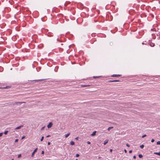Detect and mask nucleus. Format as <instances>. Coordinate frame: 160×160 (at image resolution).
I'll return each mask as SVG.
<instances>
[{"label":"nucleus","instance_id":"1","mask_svg":"<svg viewBox=\"0 0 160 160\" xmlns=\"http://www.w3.org/2000/svg\"><path fill=\"white\" fill-rule=\"evenodd\" d=\"M37 148H36L34 150V151H33V152L32 154L31 157H33V156L34 153L37 152Z\"/></svg>","mask_w":160,"mask_h":160},{"label":"nucleus","instance_id":"2","mask_svg":"<svg viewBox=\"0 0 160 160\" xmlns=\"http://www.w3.org/2000/svg\"><path fill=\"white\" fill-rule=\"evenodd\" d=\"M52 124L51 122H50L47 126L48 128H50L52 127Z\"/></svg>","mask_w":160,"mask_h":160},{"label":"nucleus","instance_id":"3","mask_svg":"<svg viewBox=\"0 0 160 160\" xmlns=\"http://www.w3.org/2000/svg\"><path fill=\"white\" fill-rule=\"evenodd\" d=\"M121 75L119 74H113L112 75V77H116L120 76Z\"/></svg>","mask_w":160,"mask_h":160},{"label":"nucleus","instance_id":"4","mask_svg":"<svg viewBox=\"0 0 160 160\" xmlns=\"http://www.w3.org/2000/svg\"><path fill=\"white\" fill-rule=\"evenodd\" d=\"M119 81H120L119 80H110V81H109V82H119Z\"/></svg>","mask_w":160,"mask_h":160},{"label":"nucleus","instance_id":"5","mask_svg":"<svg viewBox=\"0 0 160 160\" xmlns=\"http://www.w3.org/2000/svg\"><path fill=\"white\" fill-rule=\"evenodd\" d=\"M22 127H23V126L22 125H21V126H18V127H16V128H15V130L18 129H20L21 128H22Z\"/></svg>","mask_w":160,"mask_h":160},{"label":"nucleus","instance_id":"6","mask_svg":"<svg viewBox=\"0 0 160 160\" xmlns=\"http://www.w3.org/2000/svg\"><path fill=\"white\" fill-rule=\"evenodd\" d=\"M108 139L105 140L104 141V143H103L104 145H106L107 143H108Z\"/></svg>","mask_w":160,"mask_h":160},{"label":"nucleus","instance_id":"7","mask_svg":"<svg viewBox=\"0 0 160 160\" xmlns=\"http://www.w3.org/2000/svg\"><path fill=\"white\" fill-rule=\"evenodd\" d=\"M70 134V132L68 133L67 134L65 135V138H67Z\"/></svg>","mask_w":160,"mask_h":160},{"label":"nucleus","instance_id":"8","mask_svg":"<svg viewBox=\"0 0 160 160\" xmlns=\"http://www.w3.org/2000/svg\"><path fill=\"white\" fill-rule=\"evenodd\" d=\"M96 131H95L93 132V133L91 134V135L92 136H94L96 135Z\"/></svg>","mask_w":160,"mask_h":160},{"label":"nucleus","instance_id":"9","mask_svg":"<svg viewBox=\"0 0 160 160\" xmlns=\"http://www.w3.org/2000/svg\"><path fill=\"white\" fill-rule=\"evenodd\" d=\"M24 102H15V103L17 104H21L22 103H24Z\"/></svg>","mask_w":160,"mask_h":160},{"label":"nucleus","instance_id":"10","mask_svg":"<svg viewBox=\"0 0 160 160\" xmlns=\"http://www.w3.org/2000/svg\"><path fill=\"white\" fill-rule=\"evenodd\" d=\"M70 144L72 145H74V142L73 141H71L70 143Z\"/></svg>","mask_w":160,"mask_h":160},{"label":"nucleus","instance_id":"11","mask_svg":"<svg viewBox=\"0 0 160 160\" xmlns=\"http://www.w3.org/2000/svg\"><path fill=\"white\" fill-rule=\"evenodd\" d=\"M113 128V127H109L108 129V131H109L111 129H112Z\"/></svg>","mask_w":160,"mask_h":160},{"label":"nucleus","instance_id":"12","mask_svg":"<svg viewBox=\"0 0 160 160\" xmlns=\"http://www.w3.org/2000/svg\"><path fill=\"white\" fill-rule=\"evenodd\" d=\"M154 153L155 154L160 156V152H154Z\"/></svg>","mask_w":160,"mask_h":160},{"label":"nucleus","instance_id":"13","mask_svg":"<svg viewBox=\"0 0 160 160\" xmlns=\"http://www.w3.org/2000/svg\"><path fill=\"white\" fill-rule=\"evenodd\" d=\"M101 77V76H93V78H98Z\"/></svg>","mask_w":160,"mask_h":160},{"label":"nucleus","instance_id":"14","mask_svg":"<svg viewBox=\"0 0 160 160\" xmlns=\"http://www.w3.org/2000/svg\"><path fill=\"white\" fill-rule=\"evenodd\" d=\"M8 131H5L4 132V134L5 135L7 134V133L8 132Z\"/></svg>","mask_w":160,"mask_h":160},{"label":"nucleus","instance_id":"15","mask_svg":"<svg viewBox=\"0 0 160 160\" xmlns=\"http://www.w3.org/2000/svg\"><path fill=\"white\" fill-rule=\"evenodd\" d=\"M43 138H44V137H43V136L41 138V139H40V141H42L43 140Z\"/></svg>","mask_w":160,"mask_h":160},{"label":"nucleus","instance_id":"16","mask_svg":"<svg viewBox=\"0 0 160 160\" xmlns=\"http://www.w3.org/2000/svg\"><path fill=\"white\" fill-rule=\"evenodd\" d=\"M157 145H160V141H159L157 142Z\"/></svg>","mask_w":160,"mask_h":160},{"label":"nucleus","instance_id":"17","mask_svg":"<svg viewBox=\"0 0 160 160\" xmlns=\"http://www.w3.org/2000/svg\"><path fill=\"white\" fill-rule=\"evenodd\" d=\"M79 156V154H76V157H78Z\"/></svg>","mask_w":160,"mask_h":160},{"label":"nucleus","instance_id":"18","mask_svg":"<svg viewBox=\"0 0 160 160\" xmlns=\"http://www.w3.org/2000/svg\"><path fill=\"white\" fill-rule=\"evenodd\" d=\"M21 157V154H19L18 156V158H19Z\"/></svg>","mask_w":160,"mask_h":160},{"label":"nucleus","instance_id":"19","mask_svg":"<svg viewBox=\"0 0 160 160\" xmlns=\"http://www.w3.org/2000/svg\"><path fill=\"white\" fill-rule=\"evenodd\" d=\"M144 147V145H141V148H143V147Z\"/></svg>","mask_w":160,"mask_h":160},{"label":"nucleus","instance_id":"20","mask_svg":"<svg viewBox=\"0 0 160 160\" xmlns=\"http://www.w3.org/2000/svg\"><path fill=\"white\" fill-rule=\"evenodd\" d=\"M126 146L128 147H130V145L129 144H128V143L126 144Z\"/></svg>","mask_w":160,"mask_h":160},{"label":"nucleus","instance_id":"21","mask_svg":"<svg viewBox=\"0 0 160 160\" xmlns=\"http://www.w3.org/2000/svg\"><path fill=\"white\" fill-rule=\"evenodd\" d=\"M146 135L145 134V135H143L142 136V138H144V137H145L146 136Z\"/></svg>","mask_w":160,"mask_h":160},{"label":"nucleus","instance_id":"22","mask_svg":"<svg viewBox=\"0 0 160 160\" xmlns=\"http://www.w3.org/2000/svg\"><path fill=\"white\" fill-rule=\"evenodd\" d=\"M87 143L88 144H91V142L89 141H88Z\"/></svg>","mask_w":160,"mask_h":160},{"label":"nucleus","instance_id":"23","mask_svg":"<svg viewBox=\"0 0 160 160\" xmlns=\"http://www.w3.org/2000/svg\"><path fill=\"white\" fill-rule=\"evenodd\" d=\"M154 141V140L153 139H152L151 140V142H153Z\"/></svg>","mask_w":160,"mask_h":160},{"label":"nucleus","instance_id":"24","mask_svg":"<svg viewBox=\"0 0 160 160\" xmlns=\"http://www.w3.org/2000/svg\"><path fill=\"white\" fill-rule=\"evenodd\" d=\"M18 141V139H16L15 141V142H17Z\"/></svg>","mask_w":160,"mask_h":160},{"label":"nucleus","instance_id":"25","mask_svg":"<svg viewBox=\"0 0 160 160\" xmlns=\"http://www.w3.org/2000/svg\"><path fill=\"white\" fill-rule=\"evenodd\" d=\"M44 128H45V126L42 127L41 128V130H43V129H44Z\"/></svg>","mask_w":160,"mask_h":160},{"label":"nucleus","instance_id":"26","mask_svg":"<svg viewBox=\"0 0 160 160\" xmlns=\"http://www.w3.org/2000/svg\"><path fill=\"white\" fill-rule=\"evenodd\" d=\"M3 134V133H0V137H1L2 136V135Z\"/></svg>","mask_w":160,"mask_h":160},{"label":"nucleus","instance_id":"27","mask_svg":"<svg viewBox=\"0 0 160 160\" xmlns=\"http://www.w3.org/2000/svg\"><path fill=\"white\" fill-rule=\"evenodd\" d=\"M129 153H131L132 152V150H130L129 152Z\"/></svg>","mask_w":160,"mask_h":160},{"label":"nucleus","instance_id":"28","mask_svg":"<svg viewBox=\"0 0 160 160\" xmlns=\"http://www.w3.org/2000/svg\"><path fill=\"white\" fill-rule=\"evenodd\" d=\"M44 151H42L41 154H44Z\"/></svg>","mask_w":160,"mask_h":160},{"label":"nucleus","instance_id":"29","mask_svg":"<svg viewBox=\"0 0 160 160\" xmlns=\"http://www.w3.org/2000/svg\"><path fill=\"white\" fill-rule=\"evenodd\" d=\"M89 86V85H83L82 86L83 87H87V86Z\"/></svg>","mask_w":160,"mask_h":160},{"label":"nucleus","instance_id":"30","mask_svg":"<svg viewBox=\"0 0 160 160\" xmlns=\"http://www.w3.org/2000/svg\"><path fill=\"white\" fill-rule=\"evenodd\" d=\"M124 151L125 152V153H127V151L126 149H124Z\"/></svg>","mask_w":160,"mask_h":160},{"label":"nucleus","instance_id":"31","mask_svg":"<svg viewBox=\"0 0 160 160\" xmlns=\"http://www.w3.org/2000/svg\"><path fill=\"white\" fill-rule=\"evenodd\" d=\"M133 158H134V159H135L136 158V156L135 155H134L133 156Z\"/></svg>","mask_w":160,"mask_h":160},{"label":"nucleus","instance_id":"32","mask_svg":"<svg viewBox=\"0 0 160 160\" xmlns=\"http://www.w3.org/2000/svg\"><path fill=\"white\" fill-rule=\"evenodd\" d=\"M41 80H42V79H41V80H35V81H41Z\"/></svg>","mask_w":160,"mask_h":160},{"label":"nucleus","instance_id":"33","mask_svg":"<svg viewBox=\"0 0 160 160\" xmlns=\"http://www.w3.org/2000/svg\"><path fill=\"white\" fill-rule=\"evenodd\" d=\"M25 137L24 136H23L22 138H21V139H23L24 138H25Z\"/></svg>","mask_w":160,"mask_h":160},{"label":"nucleus","instance_id":"34","mask_svg":"<svg viewBox=\"0 0 160 160\" xmlns=\"http://www.w3.org/2000/svg\"><path fill=\"white\" fill-rule=\"evenodd\" d=\"M50 142H48V145H50Z\"/></svg>","mask_w":160,"mask_h":160},{"label":"nucleus","instance_id":"35","mask_svg":"<svg viewBox=\"0 0 160 160\" xmlns=\"http://www.w3.org/2000/svg\"><path fill=\"white\" fill-rule=\"evenodd\" d=\"M78 137H77V138H75V139L77 140H78Z\"/></svg>","mask_w":160,"mask_h":160},{"label":"nucleus","instance_id":"36","mask_svg":"<svg viewBox=\"0 0 160 160\" xmlns=\"http://www.w3.org/2000/svg\"><path fill=\"white\" fill-rule=\"evenodd\" d=\"M110 152H112V149H111L110 150Z\"/></svg>","mask_w":160,"mask_h":160},{"label":"nucleus","instance_id":"37","mask_svg":"<svg viewBox=\"0 0 160 160\" xmlns=\"http://www.w3.org/2000/svg\"><path fill=\"white\" fill-rule=\"evenodd\" d=\"M50 136L48 135L46 137L47 138V137H49Z\"/></svg>","mask_w":160,"mask_h":160},{"label":"nucleus","instance_id":"38","mask_svg":"<svg viewBox=\"0 0 160 160\" xmlns=\"http://www.w3.org/2000/svg\"><path fill=\"white\" fill-rule=\"evenodd\" d=\"M138 157L140 158V154H139L138 155Z\"/></svg>","mask_w":160,"mask_h":160},{"label":"nucleus","instance_id":"39","mask_svg":"<svg viewBox=\"0 0 160 160\" xmlns=\"http://www.w3.org/2000/svg\"><path fill=\"white\" fill-rule=\"evenodd\" d=\"M57 41H59L58 38H57Z\"/></svg>","mask_w":160,"mask_h":160},{"label":"nucleus","instance_id":"40","mask_svg":"<svg viewBox=\"0 0 160 160\" xmlns=\"http://www.w3.org/2000/svg\"><path fill=\"white\" fill-rule=\"evenodd\" d=\"M142 155L141 154V158H142Z\"/></svg>","mask_w":160,"mask_h":160},{"label":"nucleus","instance_id":"41","mask_svg":"<svg viewBox=\"0 0 160 160\" xmlns=\"http://www.w3.org/2000/svg\"><path fill=\"white\" fill-rule=\"evenodd\" d=\"M143 31H141V32H140L141 34L142 33L141 32H143Z\"/></svg>","mask_w":160,"mask_h":160},{"label":"nucleus","instance_id":"42","mask_svg":"<svg viewBox=\"0 0 160 160\" xmlns=\"http://www.w3.org/2000/svg\"><path fill=\"white\" fill-rule=\"evenodd\" d=\"M143 6H143V5H142V6H141V7H142Z\"/></svg>","mask_w":160,"mask_h":160},{"label":"nucleus","instance_id":"43","mask_svg":"<svg viewBox=\"0 0 160 160\" xmlns=\"http://www.w3.org/2000/svg\"><path fill=\"white\" fill-rule=\"evenodd\" d=\"M142 15H141V17H142Z\"/></svg>","mask_w":160,"mask_h":160},{"label":"nucleus","instance_id":"44","mask_svg":"<svg viewBox=\"0 0 160 160\" xmlns=\"http://www.w3.org/2000/svg\"><path fill=\"white\" fill-rule=\"evenodd\" d=\"M11 160H14L13 159H12Z\"/></svg>","mask_w":160,"mask_h":160},{"label":"nucleus","instance_id":"45","mask_svg":"<svg viewBox=\"0 0 160 160\" xmlns=\"http://www.w3.org/2000/svg\"><path fill=\"white\" fill-rule=\"evenodd\" d=\"M76 160H78V159H76Z\"/></svg>","mask_w":160,"mask_h":160},{"label":"nucleus","instance_id":"46","mask_svg":"<svg viewBox=\"0 0 160 160\" xmlns=\"http://www.w3.org/2000/svg\"><path fill=\"white\" fill-rule=\"evenodd\" d=\"M154 45H153L152 46V47H153Z\"/></svg>","mask_w":160,"mask_h":160},{"label":"nucleus","instance_id":"47","mask_svg":"<svg viewBox=\"0 0 160 160\" xmlns=\"http://www.w3.org/2000/svg\"><path fill=\"white\" fill-rule=\"evenodd\" d=\"M39 160V159H38V160Z\"/></svg>","mask_w":160,"mask_h":160}]
</instances>
